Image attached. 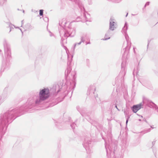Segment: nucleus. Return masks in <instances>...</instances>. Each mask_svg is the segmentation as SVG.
<instances>
[{
	"label": "nucleus",
	"instance_id": "1",
	"mask_svg": "<svg viewBox=\"0 0 158 158\" xmlns=\"http://www.w3.org/2000/svg\"><path fill=\"white\" fill-rule=\"evenodd\" d=\"M66 23V22L64 19L62 20V22L60 21L59 25L60 27L59 28L60 35L61 37V40H64V37L67 38L69 36L73 37L76 34V25L75 21L72 22L69 24L68 29H65L64 27Z\"/></svg>",
	"mask_w": 158,
	"mask_h": 158
},
{
	"label": "nucleus",
	"instance_id": "2",
	"mask_svg": "<svg viewBox=\"0 0 158 158\" xmlns=\"http://www.w3.org/2000/svg\"><path fill=\"white\" fill-rule=\"evenodd\" d=\"M126 106L127 109H141L144 108L158 109V107L155 103L146 98H143L142 102L139 104L131 106L129 104L127 103Z\"/></svg>",
	"mask_w": 158,
	"mask_h": 158
},
{
	"label": "nucleus",
	"instance_id": "3",
	"mask_svg": "<svg viewBox=\"0 0 158 158\" xmlns=\"http://www.w3.org/2000/svg\"><path fill=\"white\" fill-rule=\"evenodd\" d=\"M77 4L81 12L83 13V15L77 18V21H81L84 22L86 21H90V16L89 14L85 12V9L81 2L79 0H71Z\"/></svg>",
	"mask_w": 158,
	"mask_h": 158
},
{
	"label": "nucleus",
	"instance_id": "4",
	"mask_svg": "<svg viewBox=\"0 0 158 158\" xmlns=\"http://www.w3.org/2000/svg\"><path fill=\"white\" fill-rule=\"evenodd\" d=\"M128 28V25L127 22H125L124 27H123L122 32L124 35L125 39L127 41V45L125 47L123 50H124V53L123 55V58H125L128 53L129 49L131 46V43L130 41L129 40V37L127 34V30Z\"/></svg>",
	"mask_w": 158,
	"mask_h": 158
},
{
	"label": "nucleus",
	"instance_id": "5",
	"mask_svg": "<svg viewBox=\"0 0 158 158\" xmlns=\"http://www.w3.org/2000/svg\"><path fill=\"white\" fill-rule=\"evenodd\" d=\"M50 96V93L48 89L44 88L40 89L39 94V98L36 99L35 102V104L39 105L42 102L47 99Z\"/></svg>",
	"mask_w": 158,
	"mask_h": 158
},
{
	"label": "nucleus",
	"instance_id": "6",
	"mask_svg": "<svg viewBox=\"0 0 158 158\" xmlns=\"http://www.w3.org/2000/svg\"><path fill=\"white\" fill-rule=\"evenodd\" d=\"M4 48L5 57L7 61H9L11 58V51L10 47L6 39H4L3 42Z\"/></svg>",
	"mask_w": 158,
	"mask_h": 158
},
{
	"label": "nucleus",
	"instance_id": "7",
	"mask_svg": "<svg viewBox=\"0 0 158 158\" xmlns=\"http://www.w3.org/2000/svg\"><path fill=\"white\" fill-rule=\"evenodd\" d=\"M125 63L123 62L121 64V70L119 75L116 78V80L117 81L120 78V81L121 82L123 81L124 76L126 73V71L125 68Z\"/></svg>",
	"mask_w": 158,
	"mask_h": 158
},
{
	"label": "nucleus",
	"instance_id": "8",
	"mask_svg": "<svg viewBox=\"0 0 158 158\" xmlns=\"http://www.w3.org/2000/svg\"><path fill=\"white\" fill-rule=\"evenodd\" d=\"M117 26V24L115 20L110 19V20L109 30L112 31H114L116 28Z\"/></svg>",
	"mask_w": 158,
	"mask_h": 158
},
{
	"label": "nucleus",
	"instance_id": "9",
	"mask_svg": "<svg viewBox=\"0 0 158 158\" xmlns=\"http://www.w3.org/2000/svg\"><path fill=\"white\" fill-rule=\"evenodd\" d=\"M71 76L72 77L73 80L72 81L70 82V86H69V89H73L76 85V82L75 79L76 78L75 74L74 73H71Z\"/></svg>",
	"mask_w": 158,
	"mask_h": 158
},
{
	"label": "nucleus",
	"instance_id": "10",
	"mask_svg": "<svg viewBox=\"0 0 158 158\" xmlns=\"http://www.w3.org/2000/svg\"><path fill=\"white\" fill-rule=\"evenodd\" d=\"M95 90V88L94 86H90L88 89L87 94L92 95L94 94Z\"/></svg>",
	"mask_w": 158,
	"mask_h": 158
},
{
	"label": "nucleus",
	"instance_id": "11",
	"mask_svg": "<svg viewBox=\"0 0 158 158\" xmlns=\"http://www.w3.org/2000/svg\"><path fill=\"white\" fill-rule=\"evenodd\" d=\"M80 40H81V42L83 43L85 41V40H89V39L87 34L86 33H83L81 36Z\"/></svg>",
	"mask_w": 158,
	"mask_h": 158
},
{
	"label": "nucleus",
	"instance_id": "12",
	"mask_svg": "<svg viewBox=\"0 0 158 158\" xmlns=\"http://www.w3.org/2000/svg\"><path fill=\"white\" fill-rule=\"evenodd\" d=\"M71 70V69L70 66L68 65V67L65 71V75L66 78H67Z\"/></svg>",
	"mask_w": 158,
	"mask_h": 158
},
{
	"label": "nucleus",
	"instance_id": "13",
	"mask_svg": "<svg viewBox=\"0 0 158 158\" xmlns=\"http://www.w3.org/2000/svg\"><path fill=\"white\" fill-rule=\"evenodd\" d=\"M110 31V30H109L107 31L105 35L104 38L103 39V40H107L110 38V35L111 34Z\"/></svg>",
	"mask_w": 158,
	"mask_h": 158
},
{
	"label": "nucleus",
	"instance_id": "14",
	"mask_svg": "<svg viewBox=\"0 0 158 158\" xmlns=\"http://www.w3.org/2000/svg\"><path fill=\"white\" fill-rule=\"evenodd\" d=\"M117 102V101L116 102L114 101L113 103H112L110 105V108L111 109L116 108V109H118L117 104L116 103Z\"/></svg>",
	"mask_w": 158,
	"mask_h": 158
},
{
	"label": "nucleus",
	"instance_id": "15",
	"mask_svg": "<svg viewBox=\"0 0 158 158\" xmlns=\"http://www.w3.org/2000/svg\"><path fill=\"white\" fill-rule=\"evenodd\" d=\"M26 26H27L28 28L29 29H32L33 28L32 26L29 23H27L26 24Z\"/></svg>",
	"mask_w": 158,
	"mask_h": 158
},
{
	"label": "nucleus",
	"instance_id": "16",
	"mask_svg": "<svg viewBox=\"0 0 158 158\" xmlns=\"http://www.w3.org/2000/svg\"><path fill=\"white\" fill-rule=\"evenodd\" d=\"M82 42H81V41L80 42H79V43H75V44H74V49H75V47L76 46V45H80L81 44V43Z\"/></svg>",
	"mask_w": 158,
	"mask_h": 158
},
{
	"label": "nucleus",
	"instance_id": "17",
	"mask_svg": "<svg viewBox=\"0 0 158 158\" xmlns=\"http://www.w3.org/2000/svg\"><path fill=\"white\" fill-rule=\"evenodd\" d=\"M43 19L44 20V21L46 22H48L49 21V19H48V18L47 17H44L43 18Z\"/></svg>",
	"mask_w": 158,
	"mask_h": 158
},
{
	"label": "nucleus",
	"instance_id": "18",
	"mask_svg": "<svg viewBox=\"0 0 158 158\" xmlns=\"http://www.w3.org/2000/svg\"><path fill=\"white\" fill-rule=\"evenodd\" d=\"M43 11L44 10H40V13L39 15L40 16H43Z\"/></svg>",
	"mask_w": 158,
	"mask_h": 158
},
{
	"label": "nucleus",
	"instance_id": "19",
	"mask_svg": "<svg viewBox=\"0 0 158 158\" xmlns=\"http://www.w3.org/2000/svg\"><path fill=\"white\" fill-rule=\"evenodd\" d=\"M4 1L3 0H1L0 1V5L2 6L3 5L4 3Z\"/></svg>",
	"mask_w": 158,
	"mask_h": 158
},
{
	"label": "nucleus",
	"instance_id": "20",
	"mask_svg": "<svg viewBox=\"0 0 158 158\" xmlns=\"http://www.w3.org/2000/svg\"><path fill=\"white\" fill-rule=\"evenodd\" d=\"M87 1L89 4L91 5L92 4V0H87Z\"/></svg>",
	"mask_w": 158,
	"mask_h": 158
},
{
	"label": "nucleus",
	"instance_id": "21",
	"mask_svg": "<svg viewBox=\"0 0 158 158\" xmlns=\"http://www.w3.org/2000/svg\"><path fill=\"white\" fill-rule=\"evenodd\" d=\"M149 2H147L144 6V8L146 6H148L149 4Z\"/></svg>",
	"mask_w": 158,
	"mask_h": 158
},
{
	"label": "nucleus",
	"instance_id": "22",
	"mask_svg": "<svg viewBox=\"0 0 158 158\" xmlns=\"http://www.w3.org/2000/svg\"><path fill=\"white\" fill-rule=\"evenodd\" d=\"M139 109H132V111L134 112V113H136V112L138 111V110H139Z\"/></svg>",
	"mask_w": 158,
	"mask_h": 158
},
{
	"label": "nucleus",
	"instance_id": "23",
	"mask_svg": "<svg viewBox=\"0 0 158 158\" xmlns=\"http://www.w3.org/2000/svg\"><path fill=\"white\" fill-rule=\"evenodd\" d=\"M86 62H87V64H88L89 62V59H86Z\"/></svg>",
	"mask_w": 158,
	"mask_h": 158
},
{
	"label": "nucleus",
	"instance_id": "24",
	"mask_svg": "<svg viewBox=\"0 0 158 158\" xmlns=\"http://www.w3.org/2000/svg\"><path fill=\"white\" fill-rule=\"evenodd\" d=\"M91 44V43H90V41H89L88 42H86V45H87L88 44Z\"/></svg>",
	"mask_w": 158,
	"mask_h": 158
},
{
	"label": "nucleus",
	"instance_id": "25",
	"mask_svg": "<svg viewBox=\"0 0 158 158\" xmlns=\"http://www.w3.org/2000/svg\"><path fill=\"white\" fill-rule=\"evenodd\" d=\"M24 23V21H23V20H22V26H22V25Z\"/></svg>",
	"mask_w": 158,
	"mask_h": 158
},
{
	"label": "nucleus",
	"instance_id": "26",
	"mask_svg": "<svg viewBox=\"0 0 158 158\" xmlns=\"http://www.w3.org/2000/svg\"><path fill=\"white\" fill-rule=\"evenodd\" d=\"M128 118H127V120H126V125L127 124V123H128Z\"/></svg>",
	"mask_w": 158,
	"mask_h": 158
},
{
	"label": "nucleus",
	"instance_id": "27",
	"mask_svg": "<svg viewBox=\"0 0 158 158\" xmlns=\"http://www.w3.org/2000/svg\"><path fill=\"white\" fill-rule=\"evenodd\" d=\"M50 36H52L53 35V34L52 33H51L50 35Z\"/></svg>",
	"mask_w": 158,
	"mask_h": 158
},
{
	"label": "nucleus",
	"instance_id": "28",
	"mask_svg": "<svg viewBox=\"0 0 158 158\" xmlns=\"http://www.w3.org/2000/svg\"><path fill=\"white\" fill-rule=\"evenodd\" d=\"M10 31L9 32H10L11 31V27L10 26Z\"/></svg>",
	"mask_w": 158,
	"mask_h": 158
},
{
	"label": "nucleus",
	"instance_id": "29",
	"mask_svg": "<svg viewBox=\"0 0 158 158\" xmlns=\"http://www.w3.org/2000/svg\"><path fill=\"white\" fill-rule=\"evenodd\" d=\"M22 11H23V13H24V10H22Z\"/></svg>",
	"mask_w": 158,
	"mask_h": 158
},
{
	"label": "nucleus",
	"instance_id": "30",
	"mask_svg": "<svg viewBox=\"0 0 158 158\" xmlns=\"http://www.w3.org/2000/svg\"><path fill=\"white\" fill-rule=\"evenodd\" d=\"M128 15V13H127V15H126V17H127V15Z\"/></svg>",
	"mask_w": 158,
	"mask_h": 158
},
{
	"label": "nucleus",
	"instance_id": "31",
	"mask_svg": "<svg viewBox=\"0 0 158 158\" xmlns=\"http://www.w3.org/2000/svg\"><path fill=\"white\" fill-rule=\"evenodd\" d=\"M149 41H148V44H149Z\"/></svg>",
	"mask_w": 158,
	"mask_h": 158
},
{
	"label": "nucleus",
	"instance_id": "32",
	"mask_svg": "<svg viewBox=\"0 0 158 158\" xmlns=\"http://www.w3.org/2000/svg\"><path fill=\"white\" fill-rule=\"evenodd\" d=\"M2 69H1V71H4V70H3L2 71Z\"/></svg>",
	"mask_w": 158,
	"mask_h": 158
},
{
	"label": "nucleus",
	"instance_id": "33",
	"mask_svg": "<svg viewBox=\"0 0 158 158\" xmlns=\"http://www.w3.org/2000/svg\"><path fill=\"white\" fill-rule=\"evenodd\" d=\"M60 91V90H58L57 92H59Z\"/></svg>",
	"mask_w": 158,
	"mask_h": 158
},
{
	"label": "nucleus",
	"instance_id": "34",
	"mask_svg": "<svg viewBox=\"0 0 158 158\" xmlns=\"http://www.w3.org/2000/svg\"><path fill=\"white\" fill-rule=\"evenodd\" d=\"M133 49L134 50V52H135V49H134V48H133Z\"/></svg>",
	"mask_w": 158,
	"mask_h": 158
},
{
	"label": "nucleus",
	"instance_id": "35",
	"mask_svg": "<svg viewBox=\"0 0 158 158\" xmlns=\"http://www.w3.org/2000/svg\"><path fill=\"white\" fill-rule=\"evenodd\" d=\"M123 46H125V44H124V43Z\"/></svg>",
	"mask_w": 158,
	"mask_h": 158
},
{
	"label": "nucleus",
	"instance_id": "36",
	"mask_svg": "<svg viewBox=\"0 0 158 158\" xmlns=\"http://www.w3.org/2000/svg\"><path fill=\"white\" fill-rule=\"evenodd\" d=\"M2 52V50L0 49V53Z\"/></svg>",
	"mask_w": 158,
	"mask_h": 158
},
{
	"label": "nucleus",
	"instance_id": "37",
	"mask_svg": "<svg viewBox=\"0 0 158 158\" xmlns=\"http://www.w3.org/2000/svg\"><path fill=\"white\" fill-rule=\"evenodd\" d=\"M133 75H134V72H133Z\"/></svg>",
	"mask_w": 158,
	"mask_h": 158
},
{
	"label": "nucleus",
	"instance_id": "38",
	"mask_svg": "<svg viewBox=\"0 0 158 158\" xmlns=\"http://www.w3.org/2000/svg\"><path fill=\"white\" fill-rule=\"evenodd\" d=\"M17 10H19V9H17Z\"/></svg>",
	"mask_w": 158,
	"mask_h": 158
},
{
	"label": "nucleus",
	"instance_id": "39",
	"mask_svg": "<svg viewBox=\"0 0 158 158\" xmlns=\"http://www.w3.org/2000/svg\"><path fill=\"white\" fill-rule=\"evenodd\" d=\"M20 30L21 31H22V33H23V32L22 31L21 29H20Z\"/></svg>",
	"mask_w": 158,
	"mask_h": 158
},
{
	"label": "nucleus",
	"instance_id": "40",
	"mask_svg": "<svg viewBox=\"0 0 158 158\" xmlns=\"http://www.w3.org/2000/svg\"><path fill=\"white\" fill-rule=\"evenodd\" d=\"M139 121H141V119H139Z\"/></svg>",
	"mask_w": 158,
	"mask_h": 158
},
{
	"label": "nucleus",
	"instance_id": "41",
	"mask_svg": "<svg viewBox=\"0 0 158 158\" xmlns=\"http://www.w3.org/2000/svg\"><path fill=\"white\" fill-rule=\"evenodd\" d=\"M132 15H133V14H132Z\"/></svg>",
	"mask_w": 158,
	"mask_h": 158
},
{
	"label": "nucleus",
	"instance_id": "42",
	"mask_svg": "<svg viewBox=\"0 0 158 158\" xmlns=\"http://www.w3.org/2000/svg\"><path fill=\"white\" fill-rule=\"evenodd\" d=\"M141 116V117H142V118L143 117L142 116Z\"/></svg>",
	"mask_w": 158,
	"mask_h": 158
}]
</instances>
